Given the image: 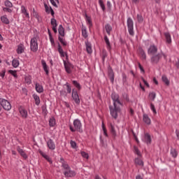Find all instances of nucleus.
Segmentation results:
<instances>
[{"label":"nucleus","mask_w":179,"mask_h":179,"mask_svg":"<svg viewBox=\"0 0 179 179\" xmlns=\"http://www.w3.org/2000/svg\"><path fill=\"white\" fill-rule=\"evenodd\" d=\"M111 99L113 101V106H109L110 115L114 120H117V118H118V113H121V108L118 106V105L124 106V101L120 99V94L115 92L111 94Z\"/></svg>","instance_id":"f257e3e1"},{"label":"nucleus","mask_w":179,"mask_h":179,"mask_svg":"<svg viewBox=\"0 0 179 179\" xmlns=\"http://www.w3.org/2000/svg\"><path fill=\"white\" fill-rule=\"evenodd\" d=\"M59 163H61L62 167L63 170H64V174L66 178H72V177H75V176H76V172L71 169V166H69L68 162L65 161L64 157H62L60 158Z\"/></svg>","instance_id":"f03ea898"},{"label":"nucleus","mask_w":179,"mask_h":179,"mask_svg":"<svg viewBox=\"0 0 179 179\" xmlns=\"http://www.w3.org/2000/svg\"><path fill=\"white\" fill-rule=\"evenodd\" d=\"M162 58H164L165 61H167V55H166V53L163 52L157 53L155 55H152L150 58V62L152 65L159 64V62H160V60L162 59Z\"/></svg>","instance_id":"7ed1b4c3"},{"label":"nucleus","mask_w":179,"mask_h":179,"mask_svg":"<svg viewBox=\"0 0 179 179\" xmlns=\"http://www.w3.org/2000/svg\"><path fill=\"white\" fill-rule=\"evenodd\" d=\"M73 126L74 128L71 125L69 126L71 132H76V131L78 132H83V130L82 129V123L80 122V120H79L78 119L74 120Z\"/></svg>","instance_id":"20e7f679"},{"label":"nucleus","mask_w":179,"mask_h":179,"mask_svg":"<svg viewBox=\"0 0 179 179\" xmlns=\"http://www.w3.org/2000/svg\"><path fill=\"white\" fill-rule=\"evenodd\" d=\"M30 49L33 52H37L38 50V43H37V36H34L30 41Z\"/></svg>","instance_id":"39448f33"},{"label":"nucleus","mask_w":179,"mask_h":179,"mask_svg":"<svg viewBox=\"0 0 179 179\" xmlns=\"http://www.w3.org/2000/svg\"><path fill=\"white\" fill-rule=\"evenodd\" d=\"M127 29L129 31V34L131 36H135V31H134V20L132 18L129 17L127 19Z\"/></svg>","instance_id":"423d86ee"},{"label":"nucleus","mask_w":179,"mask_h":179,"mask_svg":"<svg viewBox=\"0 0 179 179\" xmlns=\"http://www.w3.org/2000/svg\"><path fill=\"white\" fill-rule=\"evenodd\" d=\"M0 104L6 111H9L12 108V105L6 99L0 98Z\"/></svg>","instance_id":"0eeeda50"},{"label":"nucleus","mask_w":179,"mask_h":179,"mask_svg":"<svg viewBox=\"0 0 179 179\" xmlns=\"http://www.w3.org/2000/svg\"><path fill=\"white\" fill-rule=\"evenodd\" d=\"M108 78L110 79L112 85H114L115 73H114V70H113V67H111L110 65H108Z\"/></svg>","instance_id":"6e6552de"},{"label":"nucleus","mask_w":179,"mask_h":179,"mask_svg":"<svg viewBox=\"0 0 179 179\" xmlns=\"http://www.w3.org/2000/svg\"><path fill=\"white\" fill-rule=\"evenodd\" d=\"M64 69L67 73H72V69L75 68L71 62L64 60Z\"/></svg>","instance_id":"1a4fd4ad"},{"label":"nucleus","mask_w":179,"mask_h":179,"mask_svg":"<svg viewBox=\"0 0 179 179\" xmlns=\"http://www.w3.org/2000/svg\"><path fill=\"white\" fill-rule=\"evenodd\" d=\"M159 50V49L157 48V47L155 45H150L149 48L148 49V55H155L156 54H157V51Z\"/></svg>","instance_id":"9d476101"},{"label":"nucleus","mask_w":179,"mask_h":179,"mask_svg":"<svg viewBox=\"0 0 179 179\" xmlns=\"http://www.w3.org/2000/svg\"><path fill=\"white\" fill-rule=\"evenodd\" d=\"M71 96L76 104H79L80 103V99H79V94H78V91L76 90L73 89L72 90Z\"/></svg>","instance_id":"9b49d317"},{"label":"nucleus","mask_w":179,"mask_h":179,"mask_svg":"<svg viewBox=\"0 0 179 179\" xmlns=\"http://www.w3.org/2000/svg\"><path fill=\"white\" fill-rule=\"evenodd\" d=\"M44 6H45V10L46 12V13L52 15V17H55V13L54 12V10L52 9V8L51 6H50V8L48 7V5H47L45 3H43Z\"/></svg>","instance_id":"f8f14e48"},{"label":"nucleus","mask_w":179,"mask_h":179,"mask_svg":"<svg viewBox=\"0 0 179 179\" xmlns=\"http://www.w3.org/2000/svg\"><path fill=\"white\" fill-rule=\"evenodd\" d=\"M47 145L50 150H55V143H54V141H52V139L50 138L47 141Z\"/></svg>","instance_id":"ddd939ff"},{"label":"nucleus","mask_w":179,"mask_h":179,"mask_svg":"<svg viewBox=\"0 0 179 179\" xmlns=\"http://www.w3.org/2000/svg\"><path fill=\"white\" fill-rule=\"evenodd\" d=\"M109 129L113 139H115V138L117 137V131H115V127H114L113 123H110Z\"/></svg>","instance_id":"4468645a"},{"label":"nucleus","mask_w":179,"mask_h":179,"mask_svg":"<svg viewBox=\"0 0 179 179\" xmlns=\"http://www.w3.org/2000/svg\"><path fill=\"white\" fill-rule=\"evenodd\" d=\"M144 142L147 143V145H150V143H152V137L149 133H145L144 134Z\"/></svg>","instance_id":"2eb2a0df"},{"label":"nucleus","mask_w":179,"mask_h":179,"mask_svg":"<svg viewBox=\"0 0 179 179\" xmlns=\"http://www.w3.org/2000/svg\"><path fill=\"white\" fill-rule=\"evenodd\" d=\"M20 114L22 117V118H27V110L24 109L22 106L19 108Z\"/></svg>","instance_id":"dca6fc26"},{"label":"nucleus","mask_w":179,"mask_h":179,"mask_svg":"<svg viewBox=\"0 0 179 179\" xmlns=\"http://www.w3.org/2000/svg\"><path fill=\"white\" fill-rule=\"evenodd\" d=\"M17 150L18 152V153L20 155V156H22V157H23V159H27V155L26 154V152H24V150H23V149L20 148V147H17Z\"/></svg>","instance_id":"f3484780"},{"label":"nucleus","mask_w":179,"mask_h":179,"mask_svg":"<svg viewBox=\"0 0 179 179\" xmlns=\"http://www.w3.org/2000/svg\"><path fill=\"white\" fill-rule=\"evenodd\" d=\"M35 89L38 93H43V92H44V88L43 87V85L37 83L35 85Z\"/></svg>","instance_id":"a211bd4d"},{"label":"nucleus","mask_w":179,"mask_h":179,"mask_svg":"<svg viewBox=\"0 0 179 179\" xmlns=\"http://www.w3.org/2000/svg\"><path fill=\"white\" fill-rule=\"evenodd\" d=\"M143 122H145V124H147V125H150L151 124L150 118L149 117V115H148L147 114L143 115Z\"/></svg>","instance_id":"6ab92c4d"},{"label":"nucleus","mask_w":179,"mask_h":179,"mask_svg":"<svg viewBox=\"0 0 179 179\" xmlns=\"http://www.w3.org/2000/svg\"><path fill=\"white\" fill-rule=\"evenodd\" d=\"M138 54L143 59H146V53L142 48H138Z\"/></svg>","instance_id":"aec40b11"},{"label":"nucleus","mask_w":179,"mask_h":179,"mask_svg":"<svg viewBox=\"0 0 179 179\" xmlns=\"http://www.w3.org/2000/svg\"><path fill=\"white\" fill-rule=\"evenodd\" d=\"M164 36H165L167 44H171V35L170 34V33L165 32L164 34Z\"/></svg>","instance_id":"412c9836"},{"label":"nucleus","mask_w":179,"mask_h":179,"mask_svg":"<svg viewBox=\"0 0 179 179\" xmlns=\"http://www.w3.org/2000/svg\"><path fill=\"white\" fill-rule=\"evenodd\" d=\"M58 31L59 36H62V37H65V28H64L62 24L59 26Z\"/></svg>","instance_id":"4be33fe9"},{"label":"nucleus","mask_w":179,"mask_h":179,"mask_svg":"<svg viewBox=\"0 0 179 179\" xmlns=\"http://www.w3.org/2000/svg\"><path fill=\"white\" fill-rule=\"evenodd\" d=\"M104 41L106 44V48L109 51L111 50V43H110V40H108V37H107V35L104 36Z\"/></svg>","instance_id":"5701e85b"},{"label":"nucleus","mask_w":179,"mask_h":179,"mask_svg":"<svg viewBox=\"0 0 179 179\" xmlns=\"http://www.w3.org/2000/svg\"><path fill=\"white\" fill-rule=\"evenodd\" d=\"M105 29L106 31L107 34L110 36V34H111V31H113V27H111L110 24H106L105 25Z\"/></svg>","instance_id":"b1692460"},{"label":"nucleus","mask_w":179,"mask_h":179,"mask_svg":"<svg viewBox=\"0 0 179 179\" xmlns=\"http://www.w3.org/2000/svg\"><path fill=\"white\" fill-rule=\"evenodd\" d=\"M41 64H42L43 70L45 72L46 75H48V73H50V71H48V66H47V63H45V61L42 60Z\"/></svg>","instance_id":"393cba45"},{"label":"nucleus","mask_w":179,"mask_h":179,"mask_svg":"<svg viewBox=\"0 0 179 179\" xmlns=\"http://www.w3.org/2000/svg\"><path fill=\"white\" fill-rule=\"evenodd\" d=\"M134 164H136V166H141V167H143V161L141 159V158H136L134 159Z\"/></svg>","instance_id":"a878e982"},{"label":"nucleus","mask_w":179,"mask_h":179,"mask_svg":"<svg viewBox=\"0 0 179 179\" xmlns=\"http://www.w3.org/2000/svg\"><path fill=\"white\" fill-rule=\"evenodd\" d=\"M32 97L34 99V100H35V104L36 106H40V96H38V95L34 94L32 95Z\"/></svg>","instance_id":"bb28decb"},{"label":"nucleus","mask_w":179,"mask_h":179,"mask_svg":"<svg viewBox=\"0 0 179 179\" xmlns=\"http://www.w3.org/2000/svg\"><path fill=\"white\" fill-rule=\"evenodd\" d=\"M82 36L84 37V38H87L89 35H87V31L86 30V27L83 26L82 27Z\"/></svg>","instance_id":"cd10ccee"},{"label":"nucleus","mask_w":179,"mask_h":179,"mask_svg":"<svg viewBox=\"0 0 179 179\" xmlns=\"http://www.w3.org/2000/svg\"><path fill=\"white\" fill-rule=\"evenodd\" d=\"M24 52V48H23V44H20L17 46V53L23 54Z\"/></svg>","instance_id":"c85d7f7f"},{"label":"nucleus","mask_w":179,"mask_h":179,"mask_svg":"<svg viewBox=\"0 0 179 179\" xmlns=\"http://www.w3.org/2000/svg\"><path fill=\"white\" fill-rule=\"evenodd\" d=\"M162 82H164L166 86H170V80H169V78H167L166 76H162Z\"/></svg>","instance_id":"c756f323"},{"label":"nucleus","mask_w":179,"mask_h":179,"mask_svg":"<svg viewBox=\"0 0 179 179\" xmlns=\"http://www.w3.org/2000/svg\"><path fill=\"white\" fill-rule=\"evenodd\" d=\"M1 20L4 24H9V19H8V17L6 15H3L1 17Z\"/></svg>","instance_id":"7c9ffc66"},{"label":"nucleus","mask_w":179,"mask_h":179,"mask_svg":"<svg viewBox=\"0 0 179 179\" xmlns=\"http://www.w3.org/2000/svg\"><path fill=\"white\" fill-rule=\"evenodd\" d=\"M171 155L172 157H174V159H176V157H177V156H178V152H177V150H176V148H171Z\"/></svg>","instance_id":"2f4dec72"},{"label":"nucleus","mask_w":179,"mask_h":179,"mask_svg":"<svg viewBox=\"0 0 179 179\" xmlns=\"http://www.w3.org/2000/svg\"><path fill=\"white\" fill-rule=\"evenodd\" d=\"M148 97L151 101H155V99H156V92H152L149 93Z\"/></svg>","instance_id":"473e14b6"},{"label":"nucleus","mask_w":179,"mask_h":179,"mask_svg":"<svg viewBox=\"0 0 179 179\" xmlns=\"http://www.w3.org/2000/svg\"><path fill=\"white\" fill-rule=\"evenodd\" d=\"M12 65L13 68H17L20 65L19 60L17 59H13L12 61Z\"/></svg>","instance_id":"72a5a7b5"},{"label":"nucleus","mask_w":179,"mask_h":179,"mask_svg":"<svg viewBox=\"0 0 179 179\" xmlns=\"http://www.w3.org/2000/svg\"><path fill=\"white\" fill-rule=\"evenodd\" d=\"M4 5L6 8H13V4L9 0H6L4 1Z\"/></svg>","instance_id":"f704fd0d"},{"label":"nucleus","mask_w":179,"mask_h":179,"mask_svg":"<svg viewBox=\"0 0 179 179\" xmlns=\"http://www.w3.org/2000/svg\"><path fill=\"white\" fill-rule=\"evenodd\" d=\"M107 50H102V53H101V57H102V61L103 62H104V61H106V58H107Z\"/></svg>","instance_id":"c9c22d12"},{"label":"nucleus","mask_w":179,"mask_h":179,"mask_svg":"<svg viewBox=\"0 0 179 179\" xmlns=\"http://www.w3.org/2000/svg\"><path fill=\"white\" fill-rule=\"evenodd\" d=\"M58 40L61 43V44L64 45V47H66V45H68V43H66V41H65L64 38H62L60 36H59Z\"/></svg>","instance_id":"e433bc0d"},{"label":"nucleus","mask_w":179,"mask_h":179,"mask_svg":"<svg viewBox=\"0 0 179 179\" xmlns=\"http://www.w3.org/2000/svg\"><path fill=\"white\" fill-rule=\"evenodd\" d=\"M122 98H123V100H125L126 103H129V96H128V94L125 92L123 93Z\"/></svg>","instance_id":"4c0bfd02"},{"label":"nucleus","mask_w":179,"mask_h":179,"mask_svg":"<svg viewBox=\"0 0 179 179\" xmlns=\"http://www.w3.org/2000/svg\"><path fill=\"white\" fill-rule=\"evenodd\" d=\"M122 98H123V100H125L126 103H129V96H128V94L125 92L123 93Z\"/></svg>","instance_id":"58836bf2"},{"label":"nucleus","mask_w":179,"mask_h":179,"mask_svg":"<svg viewBox=\"0 0 179 179\" xmlns=\"http://www.w3.org/2000/svg\"><path fill=\"white\" fill-rule=\"evenodd\" d=\"M102 129L103 131V135H105L106 138H108V134L107 133V129L106 128V125H104V122H102Z\"/></svg>","instance_id":"ea45409f"},{"label":"nucleus","mask_w":179,"mask_h":179,"mask_svg":"<svg viewBox=\"0 0 179 179\" xmlns=\"http://www.w3.org/2000/svg\"><path fill=\"white\" fill-rule=\"evenodd\" d=\"M73 85L75 86V87L78 89V90H80V89H82L80 84L79 83H78V81H76V80H73Z\"/></svg>","instance_id":"a19ab883"},{"label":"nucleus","mask_w":179,"mask_h":179,"mask_svg":"<svg viewBox=\"0 0 179 179\" xmlns=\"http://www.w3.org/2000/svg\"><path fill=\"white\" fill-rule=\"evenodd\" d=\"M85 45H86V50L88 54H90V43H89V40L87 39V41H85Z\"/></svg>","instance_id":"79ce46f5"},{"label":"nucleus","mask_w":179,"mask_h":179,"mask_svg":"<svg viewBox=\"0 0 179 179\" xmlns=\"http://www.w3.org/2000/svg\"><path fill=\"white\" fill-rule=\"evenodd\" d=\"M99 3L103 10V12H106V6L104 5V2L103 0H99Z\"/></svg>","instance_id":"37998d69"},{"label":"nucleus","mask_w":179,"mask_h":179,"mask_svg":"<svg viewBox=\"0 0 179 179\" xmlns=\"http://www.w3.org/2000/svg\"><path fill=\"white\" fill-rule=\"evenodd\" d=\"M49 125H50V127H55V118L51 117L49 120Z\"/></svg>","instance_id":"c03bdc74"},{"label":"nucleus","mask_w":179,"mask_h":179,"mask_svg":"<svg viewBox=\"0 0 179 179\" xmlns=\"http://www.w3.org/2000/svg\"><path fill=\"white\" fill-rule=\"evenodd\" d=\"M8 73L12 75V76H13L15 79H17V73H16V71L9 70Z\"/></svg>","instance_id":"a18cd8bd"},{"label":"nucleus","mask_w":179,"mask_h":179,"mask_svg":"<svg viewBox=\"0 0 179 179\" xmlns=\"http://www.w3.org/2000/svg\"><path fill=\"white\" fill-rule=\"evenodd\" d=\"M50 23L52 27H57V26H58V24H57V20H55V18H52L50 20Z\"/></svg>","instance_id":"49530a36"},{"label":"nucleus","mask_w":179,"mask_h":179,"mask_svg":"<svg viewBox=\"0 0 179 179\" xmlns=\"http://www.w3.org/2000/svg\"><path fill=\"white\" fill-rule=\"evenodd\" d=\"M33 16H34V17H36V19H37V20H40V15H38V13H37V11H36V10L34 8H33Z\"/></svg>","instance_id":"de8ad7c7"},{"label":"nucleus","mask_w":179,"mask_h":179,"mask_svg":"<svg viewBox=\"0 0 179 179\" xmlns=\"http://www.w3.org/2000/svg\"><path fill=\"white\" fill-rule=\"evenodd\" d=\"M150 108H151L152 111L153 112V114H155V115H156V114H157V111L156 110V108L155 107V104H153V103H150Z\"/></svg>","instance_id":"09e8293b"},{"label":"nucleus","mask_w":179,"mask_h":179,"mask_svg":"<svg viewBox=\"0 0 179 179\" xmlns=\"http://www.w3.org/2000/svg\"><path fill=\"white\" fill-rule=\"evenodd\" d=\"M137 20L138 23H143V17H142V15L141 14L137 15Z\"/></svg>","instance_id":"8fccbe9b"},{"label":"nucleus","mask_w":179,"mask_h":179,"mask_svg":"<svg viewBox=\"0 0 179 179\" xmlns=\"http://www.w3.org/2000/svg\"><path fill=\"white\" fill-rule=\"evenodd\" d=\"M64 86H66V90H67V93H69V94H71V92H72V89L71 88V85H69V84L68 83H66Z\"/></svg>","instance_id":"3c124183"},{"label":"nucleus","mask_w":179,"mask_h":179,"mask_svg":"<svg viewBox=\"0 0 179 179\" xmlns=\"http://www.w3.org/2000/svg\"><path fill=\"white\" fill-rule=\"evenodd\" d=\"M43 158L45 159V160H47L48 163H50V164H52V159H51V157H50V156L46 155L43 157Z\"/></svg>","instance_id":"603ef678"},{"label":"nucleus","mask_w":179,"mask_h":179,"mask_svg":"<svg viewBox=\"0 0 179 179\" xmlns=\"http://www.w3.org/2000/svg\"><path fill=\"white\" fill-rule=\"evenodd\" d=\"M59 54H60V57L62 58H64L66 57V58H68V53L66 52H64V50L62 52H59Z\"/></svg>","instance_id":"864d4df0"},{"label":"nucleus","mask_w":179,"mask_h":179,"mask_svg":"<svg viewBox=\"0 0 179 179\" xmlns=\"http://www.w3.org/2000/svg\"><path fill=\"white\" fill-rule=\"evenodd\" d=\"M41 108H42L43 113H44V115H47V114H48V111L47 110V106H43L41 107Z\"/></svg>","instance_id":"5fc2aeb1"},{"label":"nucleus","mask_w":179,"mask_h":179,"mask_svg":"<svg viewBox=\"0 0 179 179\" xmlns=\"http://www.w3.org/2000/svg\"><path fill=\"white\" fill-rule=\"evenodd\" d=\"M81 156H83L84 159H89V154L85 151L81 152Z\"/></svg>","instance_id":"6e6d98bb"},{"label":"nucleus","mask_w":179,"mask_h":179,"mask_svg":"<svg viewBox=\"0 0 179 179\" xmlns=\"http://www.w3.org/2000/svg\"><path fill=\"white\" fill-rule=\"evenodd\" d=\"M3 12H8V13H12L13 10L9 7H3Z\"/></svg>","instance_id":"4d7b16f0"},{"label":"nucleus","mask_w":179,"mask_h":179,"mask_svg":"<svg viewBox=\"0 0 179 179\" xmlns=\"http://www.w3.org/2000/svg\"><path fill=\"white\" fill-rule=\"evenodd\" d=\"M134 152L136 153V155H137L138 156H141V151H139V149L138 148V147L134 146Z\"/></svg>","instance_id":"13d9d810"},{"label":"nucleus","mask_w":179,"mask_h":179,"mask_svg":"<svg viewBox=\"0 0 179 179\" xmlns=\"http://www.w3.org/2000/svg\"><path fill=\"white\" fill-rule=\"evenodd\" d=\"M70 144H71V148H73V149H76V147H77L76 142H75L74 141L71 140L70 141Z\"/></svg>","instance_id":"bf43d9fd"},{"label":"nucleus","mask_w":179,"mask_h":179,"mask_svg":"<svg viewBox=\"0 0 179 179\" xmlns=\"http://www.w3.org/2000/svg\"><path fill=\"white\" fill-rule=\"evenodd\" d=\"M122 82L123 83H127V74L122 73Z\"/></svg>","instance_id":"052dcab7"},{"label":"nucleus","mask_w":179,"mask_h":179,"mask_svg":"<svg viewBox=\"0 0 179 179\" xmlns=\"http://www.w3.org/2000/svg\"><path fill=\"white\" fill-rule=\"evenodd\" d=\"M21 12L23 14H24L27 12V9H26V7H24V6H21Z\"/></svg>","instance_id":"680f3d73"},{"label":"nucleus","mask_w":179,"mask_h":179,"mask_svg":"<svg viewBox=\"0 0 179 179\" xmlns=\"http://www.w3.org/2000/svg\"><path fill=\"white\" fill-rule=\"evenodd\" d=\"M87 22L89 24V29H90V17L87 15V14H85Z\"/></svg>","instance_id":"e2e57ef3"},{"label":"nucleus","mask_w":179,"mask_h":179,"mask_svg":"<svg viewBox=\"0 0 179 179\" xmlns=\"http://www.w3.org/2000/svg\"><path fill=\"white\" fill-rule=\"evenodd\" d=\"M138 68L141 71V72L145 73V69H143V66H142V64H141L140 62H138Z\"/></svg>","instance_id":"0e129e2a"},{"label":"nucleus","mask_w":179,"mask_h":179,"mask_svg":"<svg viewBox=\"0 0 179 179\" xmlns=\"http://www.w3.org/2000/svg\"><path fill=\"white\" fill-rule=\"evenodd\" d=\"M25 82H26V83H28V84H30V83H31V80L30 79V77H25Z\"/></svg>","instance_id":"69168bd1"},{"label":"nucleus","mask_w":179,"mask_h":179,"mask_svg":"<svg viewBox=\"0 0 179 179\" xmlns=\"http://www.w3.org/2000/svg\"><path fill=\"white\" fill-rule=\"evenodd\" d=\"M58 52H62L64 51V50L62 49V46H61V44L59 43H58Z\"/></svg>","instance_id":"338daca9"},{"label":"nucleus","mask_w":179,"mask_h":179,"mask_svg":"<svg viewBox=\"0 0 179 179\" xmlns=\"http://www.w3.org/2000/svg\"><path fill=\"white\" fill-rule=\"evenodd\" d=\"M50 2L52 3V5L53 6H55V8H58V5H57V3H55V1L54 0H50Z\"/></svg>","instance_id":"774afa93"}]
</instances>
